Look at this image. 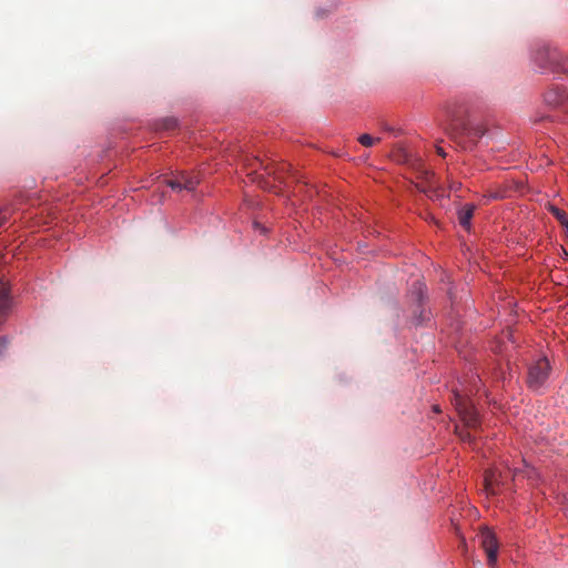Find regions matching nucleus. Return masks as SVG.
<instances>
[{"label": "nucleus", "mask_w": 568, "mask_h": 568, "mask_svg": "<svg viewBox=\"0 0 568 568\" xmlns=\"http://www.w3.org/2000/svg\"><path fill=\"white\" fill-rule=\"evenodd\" d=\"M504 485V474L498 469H489L485 473L484 486L487 494H497L496 488Z\"/></svg>", "instance_id": "obj_7"}, {"label": "nucleus", "mask_w": 568, "mask_h": 568, "mask_svg": "<svg viewBox=\"0 0 568 568\" xmlns=\"http://www.w3.org/2000/svg\"><path fill=\"white\" fill-rule=\"evenodd\" d=\"M178 126V121L173 118H166L162 121V129L163 130H173Z\"/></svg>", "instance_id": "obj_12"}, {"label": "nucleus", "mask_w": 568, "mask_h": 568, "mask_svg": "<svg viewBox=\"0 0 568 568\" xmlns=\"http://www.w3.org/2000/svg\"><path fill=\"white\" fill-rule=\"evenodd\" d=\"M545 102L554 108H559L564 112H568V93L565 89L554 88L545 93Z\"/></svg>", "instance_id": "obj_6"}, {"label": "nucleus", "mask_w": 568, "mask_h": 568, "mask_svg": "<svg viewBox=\"0 0 568 568\" xmlns=\"http://www.w3.org/2000/svg\"><path fill=\"white\" fill-rule=\"evenodd\" d=\"M6 347H7L6 338L4 337H0V357L2 356Z\"/></svg>", "instance_id": "obj_15"}, {"label": "nucleus", "mask_w": 568, "mask_h": 568, "mask_svg": "<svg viewBox=\"0 0 568 568\" xmlns=\"http://www.w3.org/2000/svg\"><path fill=\"white\" fill-rule=\"evenodd\" d=\"M415 285H417L418 290L420 291L422 284L419 282H416Z\"/></svg>", "instance_id": "obj_18"}, {"label": "nucleus", "mask_w": 568, "mask_h": 568, "mask_svg": "<svg viewBox=\"0 0 568 568\" xmlns=\"http://www.w3.org/2000/svg\"><path fill=\"white\" fill-rule=\"evenodd\" d=\"M550 364L546 357L539 358L528 367L526 383L529 389L540 390L547 383L550 375Z\"/></svg>", "instance_id": "obj_3"}, {"label": "nucleus", "mask_w": 568, "mask_h": 568, "mask_svg": "<svg viewBox=\"0 0 568 568\" xmlns=\"http://www.w3.org/2000/svg\"><path fill=\"white\" fill-rule=\"evenodd\" d=\"M510 474H513L514 477H517L518 476V468H515L513 470L510 468H508L506 476H508Z\"/></svg>", "instance_id": "obj_16"}, {"label": "nucleus", "mask_w": 568, "mask_h": 568, "mask_svg": "<svg viewBox=\"0 0 568 568\" xmlns=\"http://www.w3.org/2000/svg\"><path fill=\"white\" fill-rule=\"evenodd\" d=\"M567 235H568V229H567Z\"/></svg>", "instance_id": "obj_20"}, {"label": "nucleus", "mask_w": 568, "mask_h": 568, "mask_svg": "<svg viewBox=\"0 0 568 568\" xmlns=\"http://www.w3.org/2000/svg\"><path fill=\"white\" fill-rule=\"evenodd\" d=\"M534 61L542 71L558 72L564 69L561 65L560 53L546 45L540 47L535 51Z\"/></svg>", "instance_id": "obj_4"}, {"label": "nucleus", "mask_w": 568, "mask_h": 568, "mask_svg": "<svg viewBox=\"0 0 568 568\" xmlns=\"http://www.w3.org/2000/svg\"><path fill=\"white\" fill-rule=\"evenodd\" d=\"M479 381H474L470 388L462 387V388H455L453 390V403L454 406L460 417V419L464 422V425L468 429H476L479 425V416L477 410L474 407L473 402L470 400L469 396L473 393V389H478L477 383Z\"/></svg>", "instance_id": "obj_2"}, {"label": "nucleus", "mask_w": 568, "mask_h": 568, "mask_svg": "<svg viewBox=\"0 0 568 568\" xmlns=\"http://www.w3.org/2000/svg\"><path fill=\"white\" fill-rule=\"evenodd\" d=\"M434 410L435 412H439L438 407L437 406H434Z\"/></svg>", "instance_id": "obj_19"}, {"label": "nucleus", "mask_w": 568, "mask_h": 568, "mask_svg": "<svg viewBox=\"0 0 568 568\" xmlns=\"http://www.w3.org/2000/svg\"><path fill=\"white\" fill-rule=\"evenodd\" d=\"M548 210L567 231L568 230V216H567L566 212L558 209L555 205H551V204L548 206Z\"/></svg>", "instance_id": "obj_10"}, {"label": "nucleus", "mask_w": 568, "mask_h": 568, "mask_svg": "<svg viewBox=\"0 0 568 568\" xmlns=\"http://www.w3.org/2000/svg\"><path fill=\"white\" fill-rule=\"evenodd\" d=\"M475 206L471 204H466L463 206L458 213V220L459 224L465 229L469 230L470 227V220L474 215Z\"/></svg>", "instance_id": "obj_8"}, {"label": "nucleus", "mask_w": 568, "mask_h": 568, "mask_svg": "<svg viewBox=\"0 0 568 568\" xmlns=\"http://www.w3.org/2000/svg\"><path fill=\"white\" fill-rule=\"evenodd\" d=\"M166 184L172 189V190H176V191H181L183 190L182 189V184H181V181L179 180V176L174 178V179H171L166 182Z\"/></svg>", "instance_id": "obj_13"}, {"label": "nucleus", "mask_w": 568, "mask_h": 568, "mask_svg": "<svg viewBox=\"0 0 568 568\" xmlns=\"http://www.w3.org/2000/svg\"><path fill=\"white\" fill-rule=\"evenodd\" d=\"M378 141H381V139H379V138H376V139H375V138H373V136H371L369 134H366V133H365V134L359 135V138H358V142H359L363 146H366V148L372 146L375 142H378Z\"/></svg>", "instance_id": "obj_11"}, {"label": "nucleus", "mask_w": 568, "mask_h": 568, "mask_svg": "<svg viewBox=\"0 0 568 568\" xmlns=\"http://www.w3.org/2000/svg\"><path fill=\"white\" fill-rule=\"evenodd\" d=\"M437 152H438V154H440V155H443V156L445 155V153H444V151H443V149H442V148H438V149H437Z\"/></svg>", "instance_id": "obj_17"}, {"label": "nucleus", "mask_w": 568, "mask_h": 568, "mask_svg": "<svg viewBox=\"0 0 568 568\" xmlns=\"http://www.w3.org/2000/svg\"><path fill=\"white\" fill-rule=\"evenodd\" d=\"M178 176L179 180L181 181L183 190L193 191L200 183V179L197 178V175L187 172H181Z\"/></svg>", "instance_id": "obj_9"}, {"label": "nucleus", "mask_w": 568, "mask_h": 568, "mask_svg": "<svg viewBox=\"0 0 568 568\" xmlns=\"http://www.w3.org/2000/svg\"><path fill=\"white\" fill-rule=\"evenodd\" d=\"M459 437H460L463 440L471 442V440H473V438H474V435L470 433V430H467V432H460V433H459Z\"/></svg>", "instance_id": "obj_14"}, {"label": "nucleus", "mask_w": 568, "mask_h": 568, "mask_svg": "<svg viewBox=\"0 0 568 568\" xmlns=\"http://www.w3.org/2000/svg\"><path fill=\"white\" fill-rule=\"evenodd\" d=\"M446 131L464 149L471 148L485 133L480 124H473L467 120L466 110L462 105L447 108Z\"/></svg>", "instance_id": "obj_1"}, {"label": "nucleus", "mask_w": 568, "mask_h": 568, "mask_svg": "<svg viewBox=\"0 0 568 568\" xmlns=\"http://www.w3.org/2000/svg\"><path fill=\"white\" fill-rule=\"evenodd\" d=\"M480 545L487 555V561L490 567L497 564L498 542L495 534L488 528H484L480 534Z\"/></svg>", "instance_id": "obj_5"}]
</instances>
